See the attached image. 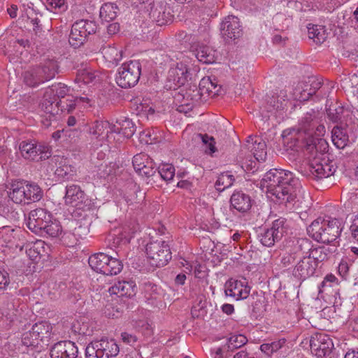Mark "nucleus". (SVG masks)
<instances>
[{
    "label": "nucleus",
    "instance_id": "1",
    "mask_svg": "<svg viewBox=\"0 0 358 358\" xmlns=\"http://www.w3.org/2000/svg\"><path fill=\"white\" fill-rule=\"evenodd\" d=\"M135 130L132 121L122 117L115 124L108 120L96 121L90 127L89 133L94 148L105 147V150H108L110 145L131 137Z\"/></svg>",
    "mask_w": 358,
    "mask_h": 358
},
{
    "label": "nucleus",
    "instance_id": "2",
    "mask_svg": "<svg viewBox=\"0 0 358 358\" xmlns=\"http://www.w3.org/2000/svg\"><path fill=\"white\" fill-rule=\"evenodd\" d=\"M259 187L268 198L287 203L295 198L301 184L293 173L284 169H271L264 174Z\"/></svg>",
    "mask_w": 358,
    "mask_h": 358
},
{
    "label": "nucleus",
    "instance_id": "3",
    "mask_svg": "<svg viewBox=\"0 0 358 358\" xmlns=\"http://www.w3.org/2000/svg\"><path fill=\"white\" fill-rule=\"evenodd\" d=\"M314 126L313 118L312 114L308 113L303 118L299 129H288L284 130L282 136L285 143L294 142V147L296 150H304V145L308 142L309 144H315L317 145L319 139H324L322 136L326 133L324 125H318L315 131L313 136V128Z\"/></svg>",
    "mask_w": 358,
    "mask_h": 358
},
{
    "label": "nucleus",
    "instance_id": "4",
    "mask_svg": "<svg viewBox=\"0 0 358 358\" xmlns=\"http://www.w3.org/2000/svg\"><path fill=\"white\" fill-rule=\"evenodd\" d=\"M304 150H301L304 157L309 161V171L315 178H325L331 176L335 171L334 166L326 159L329 144L325 139H319L317 145L308 142Z\"/></svg>",
    "mask_w": 358,
    "mask_h": 358
},
{
    "label": "nucleus",
    "instance_id": "5",
    "mask_svg": "<svg viewBox=\"0 0 358 358\" xmlns=\"http://www.w3.org/2000/svg\"><path fill=\"white\" fill-rule=\"evenodd\" d=\"M72 220H69L66 227L63 226L57 219L52 217V221L43 229V232L46 233L51 237H61L65 241L73 236L82 238L89 232V222L80 223L77 220V213L71 212Z\"/></svg>",
    "mask_w": 358,
    "mask_h": 358
},
{
    "label": "nucleus",
    "instance_id": "6",
    "mask_svg": "<svg viewBox=\"0 0 358 358\" xmlns=\"http://www.w3.org/2000/svg\"><path fill=\"white\" fill-rule=\"evenodd\" d=\"M342 231V223L337 219L319 217L307 228L308 234L317 242L329 243L336 241Z\"/></svg>",
    "mask_w": 358,
    "mask_h": 358
},
{
    "label": "nucleus",
    "instance_id": "7",
    "mask_svg": "<svg viewBox=\"0 0 358 358\" xmlns=\"http://www.w3.org/2000/svg\"><path fill=\"white\" fill-rule=\"evenodd\" d=\"M88 262L92 269L106 275H117L123 268L122 263L119 259L103 252L92 255L89 257Z\"/></svg>",
    "mask_w": 358,
    "mask_h": 358
},
{
    "label": "nucleus",
    "instance_id": "8",
    "mask_svg": "<svg viewBox=\"0 0 358 358\" xmlns=\"http://www.w3.org/2000/svg\"><path fill=\"white\" fill-rule=\"evenodd\" d=\"M145 254L149 263L157 267L166 265L171 259L169 245L159 240L148 243L145 246Z\"/></svg>",
    "mask_w": 358,
    "mask_h": 358
},
{
    "label": "nucleus",
    "instance_id": "9",
    "mask_svg": "<svg viewBox=\"0 0 358 358\" xmlns=\"http://www.w3.org/2000/svg\"><path fill=\"white\" fill-rule=\"evenodd\" d=\"M114 339L101 338L91 342L85 348L86 358H110L119 353Z\"/></svg>",
    "mask_w": 358,
    "mask_h": 358
},
{
    "label": "nucleus",
    "instance_id": "10",
    "mask_svg": "<svg viewBox=\"0 0 358 358\" xmlns=\"http://www.w3.org/2000/svg\"><path fill=\"white\" fill-rule=\"evenodd\" d=\"M141 64L138 61L125 62L118 69L116 75V83L122 88L134 86L141 76Z\"/></svg>",
    "mask_w": 358,
    "mask_h": 358
},
{
    "label": "nucleus",
    "instance_id": "11",
    "mask_svg": "<svg viewBox=\"0 0 358 358\" xmlns=\"http://www.w3.org/2000/svg\"><path fill=\"white\" fill-rule=\"evenodd\" d=\"M97 25L95 22L87 20H80L76 22L71 27L69 42L73 48L83 45L87 37L96 32Z\"/></svg>",
    "mask_w": 358,
    "mask_h": 358
},
{
    "label": "nucleus",
    "instance_id": "12",
    "mask_svg": "<svg viewBox=\"0 0 358 358\" xmlns=\"http://www.w3.org/2000/svg\"><path fill=\"white\" fill-rule=\"evenodd\" d=\"M85 199V193L79 186L71 185L66 187V194L64 197V203L66 206L76 208L72 212L76 211L77 213V220L80 223L88 222L82 207Z\"/></svg>",
    "mask_w": 358,
    "mask_h": 358
},
{
    "label": "nucleus",
    "instance_id": "13",
    "mask_svg": "<svg viewBox=\"0 0 358 358\" xmlns=\"http://www.w3.org/2000/svg\"><path fill=\"white\" fill-rule=\"evenodd\" d=\"M58 71V64L54 59H46L41 69L34 73L26 72L24 74V82L29 86L34 87L40 82L48 80L53 78Z\"/></svg>",
    "mask_w": 358,
    "mask_h": 358
},
{
    "label": "nucleus",
    "instance_id": "14",
    "mask_svg": "<svg viewBox=\"0 0 358 358\" xmlns=\"http://www.w3.org/2000/svg\"><path fill=\"white\" fill-rule=\"evenodd\" d=\"M319 296L333 306L341 304L338 280L335 275L328 274L318 287Z\"/></svg>",
    "mask_w": 358,
    "mask_h": 358
},
{
    "label": "nucleus",
    "instance_id": "15",
    "mask_svg": "<svg viewBox=\"0 0 358 358\" xmlns=\"http://www.w3.org/2000/svg\"><path fill=\"white\" fill-rule=\"evenodd\" d=\"M311 353L315 358H331L334 343L326 334L315 333L309 339Z\"/></svg>",
    "mask_w": 358,
    "mask_h": 358
},
{
    "label": "nucleus",
    "instance_id": "16",
    "mask_svg": "<svg viewBox=\"0 0 358 358\" xmlns=\"http://www.w3.org/2000/svg\"><path fill=\"white\" fill-rule=\"evenodd\" d=\"M103 78V76L98 71L94 70L88 64H83L81 68L78 69L76 78V83L80 91L83 93L86 92L87 89L91 90L94 86L99 84Z\"/></svg>",
    "mask_w": 358,
    "mask_h": 358
},
{
    "label": "nucleus",
    "instance_id": "17",
    "mask_svg": "<svg viewBox=\"0 0 358 358\" xmlns=\"http://www.w3.org/2000/svg\"><path fill=\"white\" fill-rule=\"evenodd\" d=\"M188 77L189 71L186 62H177L169 70L166 87L170 90L180 87L186 83Z\"/></svg>",
    "mask_w": 358,
    "mask_h": 358
},
{
    "label": "nucleus",
    "instance_id": "18",
    "mask_svg": "<svg viewBox=\"0 0 358 358\" xmlns=\"http://www.w3.org/2000/svg\"><path fill=\"white\" fill-rule=\"evenodd\" d=\"M318 266V260L310 255L300 257L296 262L292 270L293 275L304 280L313 275Z\"/></svg>",
    "mask_w": 358,
    "mask_h": 358
},
{
    "label": "nucleus",
    "instance_id": "19",
    "mask_svg": "<svg viewBox=\"0 0 358 358\" xmlns=\"http://www.w3.org/2000/svg\"><path fill=\"white\" fill-rule=\"evenodd\" d=\"M52 219V214L49 211L44 208H36L29 213L27 225L32 232L41 234Z\"/></svg>",
    "mask_w": 358,
    "mask_h": 358
},
{
    "label": "nucleus",
    "instance_id": "20",
    "mask_svg": "<svg viewBox=\"0 0 358 358\" xmlns=\"http://www.w3.org/2000/svg\"><path fill=\"white\" fill-rule=\"evenodd\" d=\"M250 292V287L245 278L230 279L225 283V294L235 300L246 299Z\"/></svg>",
    "mask_w": 358,
    "mask_h": 358
},
{
    "label": "nucleus",
    "instance_id": "21",
    "mask_svg": "<svg viewBox=\"0 0 358 358\" xmlns=\"http://www.w3.org/2000/svg\"><path fill=\"white\" fill-rule=\"evenodd\" d=\"M220 31L222 37L227 41L238 38L242 35L239 19L234 15L226 17L221 23Z\"/></svg>",
    "mask_w": 358,
    "mask_h": 358
},
{
    "label": "nucleus",
    "instance_id": "22",
    "mask_svg": "<svg viewBox=\"0 0 358 358\" xmlns=\"http://www.w3.org/2000/svg\"><path fill=\"white\" fill-rule=\"evenodd\" d=\"M149 15L159 26L171 23L173 18L171 8L166 2L162 1L154 3L150 8Z\"/></svg>",
    "mask_w": 358,
    "mask_h": 358
},
{
    "label": "nucleus",
    "instance_id": "23",
    "mask_svg": "<svg viewBox=\"0 0 358 358\" xmlns=\"http://www.w3.org/2000/svg\"><path fill=\"white\" fill-rule=\"evenodd\" d=\"M192 51L196 59L203 64H213L219 60L218 53L213 48L201 43L200 41L194 42L191 46Z\"/></svg>",
    "mask_w": 358,
    "mask_h": 358
},
{
    "label": "nucleus",
    "instance_id": "24",
    "mask_svg": "<svg viewBox=\"0 0 358 358\" xmlns=\"http://www.w3.org/2000/svg\"><path fill=\"white\" fill-rule=\"evenodd\" d=\"M78 347L71 341H62L55 343L50 351L51 358H76Z\"/></svg>",
    "mask_w": 358,
    "mask_h": 358
},
{
    "label": "nucleus",
    "instance_id": "25",
    "mask_svg": "<svg viewBox=\"0 0 358 358\" xmlns=\"http://www.w3.org/2000/svg\"><path fill=\"white\" fill-rule=\"evenodd\" d=\"M19 150L24 159H34L37 152L40 151L43 155L42 157H49L50 148L47 145H36L34 141H22L20 143Z\"/></svg>",
    "mask_w": 358,
    "mask_h": 358
},
{
    "label": "nucleus",
    "instance_id": "26",
    "mask_svg": "<svg viewBox=\"0 0 358 358\" xmlns=\"http://www.w3.org/2000/svg\"><path fill=\"white\" fill-rule=\"evenodd\" d=\"M283 221L275 220L271 228L266 229L261 236L260 241L262 245L271 247L274 245L275 241L280 239L283 234Z\"/></svg>",
    "mask_w": 358,
    "mask_h": 358
},
{
    "label": "nucleus",
    "instance_id": "27",
    "mask_svg": "<svg viewBox=\"0 0 358 358\" xmlns=\"http://www.w3.org/2000/svg\"><path fill=\"white\" fill-rule=\"evenodd\" d=\"M50 252L49 245L42 240H36L26 245V253L29 258L34 262H38L41 258L48 257Z\"/></svg>",
    "mask_w": 358,
    "mask_h": 358
},
{
    "label": "nucleus",
    "instance_id": "28",
    "mask_svg": "<svg viewBox=\"0 0 358 358\" xmlns=\"http://www.w3.org/2000/svg\"><path fill=\"white\" fill-rule=\"evenodd\" d=\"M247 150L254 158L260 162L265 161L266 158V143L259 137H250L247 141Z\"/></svg>",
    "mask_w": 358,
    "mask_h": 358
},
{
    "label": "nucleus",
    "instance_id": "29",
    "mask_svg": "<svg viewBox=\"0 0 358 358\" xmlns=\"http://www.w3.org/2000/svg\"><path fill=\"white\" fill-rule=\"evenodd\" d=\"M108 292L120 297H132L136 293V285L132 280L118 281L108 289Z\"/></svg>",
    "mask_w": 358,
    "mask_h": 358
},
{
    "label": "nucleus",
    "instance_id": "30",
    "mask_svg": "<svg viewBox=\"0 0 358 358\" xmlns=\"http://www.w3.org/2000/svg\"><path fill=\"white\" fill-rule=\"evenodd\" d=\"M192 141L196 146L207 155H213L217 150L215 138L208 134H194Z\"/></svg>",
    "mask_w": 358,
    "mask_h": 358
},
{
    "label": "nucleus",
    "instance_id": "31",
    "mask_svg": "<svg viewBox=\"0 0 358 358\" xmlns=\"http://www.w3.org/2000/svg\"><path fill=\"white\" fill-rule=\"evenodd\" d=\"M230 201L232 207L240 212L248 211L252 206L250 196L243 192H234Z\"/></svg>",
    "mask_w": 358,
    "mask_h": 358
},
{
    "label": "nucleus",
    "instance_id": "32",
    "mask_svg": "<svg viewBox=\"0 0 358 358\" xmlns=\"http://www.w3.org/2000/svg\"><path fill=\"white\" fill-rule=\"evenodd\" d=\"M23 187L26 204L38 201L42 199L43 191L36 183L23 181Z\"/></svg>",
    "mask_w": 358,
    "mask_h": 358
},
{
    "label": "nucleus",
    "instance_id": "33",
    "mask_svg": "<svg viewBox=\"0 0 358 358\" xmlns=\"http://www.w3.org/2000/svg\"><path fill=\"white\" fill-rule=\"evenodd\" d=\"M101 53L108 66H116L122 59V51L115 45H107L102 48Z\"/></svg>",
    "mask_w": 358,
    "mask_h": 358
},
{
    "label": "nucleus",
    "instance_id": "34",
    "mask_svg": "<svg viewBox=\"0 0 358 358\" xmlns=\"http://www.w3.org/2000/svg\"><path fill=\"white\" fill-rule=\"evenodd\" d=\"M52 329V327L50 322L42 321L34 324L31 330L34 336H36L38 338H41V343L47 345L51 336Z\"/></svg>",
    "mask_w": 358,
    "mask_h": 358
},
{
    "label": "nucleus",
    "instance_id": "35",
    "mask_svg": "<svg viewBox=\"0 0 358 358\" xmlns=\"http://www.w3.org/2000/svg\"><path fill=\"white\" fill-rule=\"evenodd\" d=\"M331 141L338 149H343L349 142L347 128L336 126L331 131Z\"/></svg>",
    "mask_w": 358,
    "mask_h": 358
},
{
    "label": "nucleus",
    "instance_id": "36",
    "mask_svg": "<svg viewBox=\"0 0 358 358\" xmlns=\"http://www.w3.org/2000/svg\"><path fill=\"white\" fill-rule=\"evenodd\" d=\"M137 229L138 227L136 225L129 224L121 227V229L118 231H115L113 232V235L117 236V243H129L130 240L134 236V234L137 231Z\"/></svg>",
    "mask_w": 358,
    "mask_h": 358
},
{
    "label": "nucleus",
    "instance_id": "37",
    "mask_svg": "<svg viewBox=\"0 0 358 358\" xmlns=\"http://www.w3.org/2000/svg\"><path fill=\"white\" fill-rule=\"evenodd\" d=\"M76 173V169L70 164L66 159H62L57 167L55 174L59 180L71 178Z\"/></svg>",
    "mask_w": 358,
    "mask_h": 358
},
{
    "label": "nucleus",
    "instance_id": "38",
    "mask_svg": "<svg viewBox=\"0 0 358 358\" xmlns=\"http://www.w3.org/2000/svg\"><path fill=\"white\" fill-rule=\"evenodd\" d=\"M8 196L15 203L26 204L23 181H15L11 184Z\"/></svg>",
    "mask_w": 358,
    "mask_h": 358
},
{
    "label": "nucleus",
    "instance_id": "39",
    "mask_svg": "<svg viewBox=\"0 0 358 358\" xmlns=\"http://www.w3.org/2000/svg\"><path fill=\"white\" fill-rule=\"evenodd\" d=\"M118 11V7L115 3H105L100 8L99 16L102 21L110 22L117 17Z\"/></svg>",
    "mask_w": 358,
    "mask_h": 358
},
{
    "label": "nucleus",
    "instance_id": "40",
    "mask_svg": "<svg viewBox=\"0 0 358 358\" xmlns=\"http://www.w3.org/2000/svg\"><path fill=\"white\" fill-rule=\"evenodd\" d=\"M307 29L309 38L315 43H322L326 40L327 34L323 26L309 24Z\"/></svg>",
    "mask_w": 358,
    "mask_h": 358
},
{
    "label": "nucleus",
    "instance_id": "41",
    "mask_svg": "<svg viewBox=\"0 0 358 358\" xmlns=\"http://www.w3.org/2000/svg\"><path fill=\"white\" fill-rule=\"evenodd\" d=\"M241 155H243L241 157V159L240 163L241 168L248 173H255L257 171L259 163L261 162L254 158V157L249 152H243V150H242Z\"/></svg>",
    "mask_w": 358,
    "mask_h": 358
},
{
    "label": "nucleus",
    "instance_id": "42",
    "mask_svg": "<svg viewBox=\"0 0 358 358\" xmlns=\"http://www.w3.org/2000/svg\"><path fill=\"white\" fill-rule=\"evenodd\" d=\"M308 97L304 94H298L296 92L293 94L292 96L288 97L285 92H280L279 96H278V101L276 103H274L273 106L277 109L283 110L285 107L287 106V104L289 103L290 99L297 100V101H305Z\"/></svg>",
    "mask_w": 358,
    "mask_h": 358
},
{
    "label": "nucleus",
    "instance_id": "43",
    "mask_svg": "<svg viewBox=\"0 0 358 358\" xmlns=\"http://www.w3.org/2000/svg\"><path fill=\"white\" fill-rule=\"evenodd\" d=\"M234 180V176L230 172L222 173L218 176L215 187L218 192H223L233 185Z\"/></svg>",
    "mask_w": 358,
    "mask_h": 358
},
{
    "label": "nucleus",
    "instance_id": "44",
    "mask_svg": "<svg viewBox=\"0 0 358 358\" xmlns=\"http://www.w3.org/2000/svg\"><path fill=\"white\" fill-rule=\"evenodd\" d=\"M136 110L138 114L145 115L147 118L153 116L155 112V106L148 98H143L137 105Z\"/></svg>",
    "mask_w": 358,
    "mask_h": 358
},
{
    "label": "nucleus",
    "instance_id": "45",
    "mask_svg": "<svg viewBox=\"0 0 358 358\" xmlns=\"http://www.w3.org/2000/svg\"><path fill=\"white\" fill-rule=\"evenodd\" d=\"M45 5L48 10L55 13H63L68 8L66 0H45Z\"/></svg>",
    "mask_w": 358,
    "mask_h": 358
},
{
    "label": "nucleus",
    "instance_id": "46",
    "mask_svg": "<svg viewBox=\"0 0 358 358\" xmlns=\"http://www.w3.org/2000/svg\"><path fill=\"white\" fill-rule=\"evenodd\" d=\"M285 343L284 341H275L271 343H263L260 345V350L267 356H271L278 351Z\"/></svg>",
    "mask_w": 358,
    "mask_h": 358
},
{
    "label": "nucleus",
    "instance_id": "47",
    "mask_svg": "<svg viewBox=\"0 0 358 358\" xmlns=\"http://www.w3.org/2000/svg\"><path fill=\"white\" fill-rule=\"evenodd\" d=\"M159 136L153 130L146 129L139 134V141L141 144L151 145L158 142Z\"/></svg>",
    "mask_w": 358,
    "mask_h": 358
},
{
    "label": "nucleus",
    "instance_id": "48",
    "mask_svg": "<svg viewBox=\"0 0 358 358\" xmlns=\"http://www.w3.org/2000/svg\"><path fill=\"white\" fill-rule=\"evenodd\" d=\"M91 106V100L88 97H76L73 100H71L70 103L66 105L68 112L72 111L76 107L80 108H86Z\"/></svg>",
    "mask_w": 358,
    "mask_h": 358
},
{
    "label": "nucleus",
    "instance_id": "49",
    "mask_svg": "<svg viewBox=\"0 0 358 358\" xmlns=\"http://www.w3.org/2000/svg\"><path fill=\"white\" fill-rule=\"evenodd\" d=\"M158 172L163 180L170 181L175 175V168L171 164L164 163L159 165Z\"/></svg>",
    "mask_w": 358,
    "mask_h": 358
},
{
    "label": "nucleus",
    "instance_id": "50",
    "mask_svg": "<svg viewBox=\"0 0 358 358\" xmlns=\"http://www.w3.org/2000/svg\"><path fill=\"white\" fill-rule=\"evenodd\" d=\"M248 342L247 338L243 334H234L227 340V345L229 350H234L241 348Z\"/></svg>",
    "mask_w": 358,
    "mask_h": 358
},
{
    "label": "nucleus",
    "instance_id": "51",
    "mask_svg": "<svg viewBox=\"0 0 358 358\" xmlns=\"http://www.w3.org/2000/svg\"><path fill=\"white\" fill-rule=\"evenodd\" d=\"M22 343L27 347H38L41 343V338L34 336L31 330L26 331L22 334Z\"/></svg>",
    "mask_w": 358,
    "mask_h": 358
},
{
    "label": "nucleus",
    "instance_id": "52",
    "mask_svg": "<svg viewBox=\"0 0 358 358\" xmlns=\"http://www.w3.org/2000/svg\"><path fill=\"white\" fill-rule=\"evenodd\" d=\"M299 247H296L293 252H287L282 257V263L285 266H289L292 264H296V261L299 259L300 257Z\"/></svg>",
    "mask_w": 358,
    "mask_h": 358
},
{
    "label": "nucleus",
    "instance_id": "53",
    "mask_svg": "<svg viewBox=\"0 0 358 358\" xmlns=\"http://www.w3.org/2000/svg\"><path fill=\"white\" fill-rule=\"evenodd\" d=\"M150 159V157L146 154L141 153L135 155L133 158L132 163L136 171L137 172L138 170H141Z\"/></svg>",
    "mask_w": 358,
    "mask_h": 358
},
{
    "label": "nucleus",
    "instance_id": "54",
    "mask_svg": "<svg viewBox=\"0 0 358 358\" xmlns=\"http://www.w3.org/2000/svg\"><path fill=\"white\" fill-rule=\"evenodd\" d=\"M155 164L153 162L152 159H150L145 165H143V167L138 170L137 173L141 176H144L146 177H149L152 176L155 171Z\"/></svg>",
    "mask_w": 358,
    "mask_h": 358
},
{
    "label": "nucleus",
    "instance_id": "55",
    "mask_svg": "<svg viewBox=\"0 0 358 358\" xmlns=\"http://www.w3.org/2000/svg\"><path fill=\"white\" fill-rule=\"evenodd\" d=\"M137 327L145 336H150L153 332L152 324L147 320L140 321Z\"/></svg>",
    "mask_w": 358,
    "mask_h": 358
},
{
    "label": "nucleus",
    "instance_id": "56",
    "mask_svg": "<svg viewBox=\"0 0 358 358\" xmlns=\"http://www.w3.org/2000/svg\"><path fill=\"white\" fill-rule=\"evenodd\" d=\"M52 92L55 93V95L58 97H64L67 94L69 90L67 86L62 83H59L56 85L52 86L51 89Z\"/></svg>",
    "mask_w": 358,
    "mask_h": 358
},
{
    "label": "nucleus",
    "instance_id": "57",
    "mask_svg": "<svg viewBox=\"0 0 358 358\" xmlns=\"http://www.w3.org/2000/svg\"><path fill=\"white\" fill-rule=\"evenodd\" d=\"M350 230L352 237L358 241V213L351 217Z\"/></svg>",
    "mask_w": 358,
    "mask_h": 358
},
{
    "label": "nucleus",
    "instance_id": "58",
    "mask_svg": "<svg viewBox=\"0 0 358 358\" xmlns=\"http://www.w3.org/2000/svg\"><path fill=\"white\" fill-rule=\"evenodd\" d=\"M75 133V131L71 129L58 130L52 134V137L54 140L57 141L64 136L71 138L72 134Z\"/></svg>",
    "mask_w": 358,
    "mask_h": 358
},
{
    "label": "nucleus",
    "instance_id": "59",
    "mask_svg": "<svg viewBox=\"0 0 358 358\" xmlns=\"http://www.w3.org/2000/svg\"><path fill=\"white\" fill-rule=\"evenodd\" d=\"M143 289L145 292L152 295V294H159L160 288L157 285L148 282L144 283Z\"/></svg>",
    "mask_w": 358,
    "mask_h": 358
},
{
    "label": "nucleus",
    "instance_id": "60",
    "mask_svg": "<svg viewBox=\"0 0 358 358\" xmlns=\"http://www.w3.org/2000/svg\"><path fill=\"white\" fill-rule=\"evenodd\" d=\"M200 88L202 87H206V91H211V90L213 88L215 89L216 87V85H215L210 78H204L201 80L200 84Z\"/></svg>",
    "mask_w": 358,
    "mask_h": 358
},
{
    "label": "nucleus",
    "instance_id": "61",
    "mask_svg": "<svg viewBox=\"0 0 358 358\" xmlns=\"http://www.w3.org/2000/svg\"><path fill=\"white\" fill-rule=\"evenodd\" d=\"M9 283V276L6 271H0V290L4 289Z\"/></svg>",
    "mask_w": 358,
    "mask_h": 358
},
{
    "label": "nucleus",
    "instance_id": "62",
    "mask_svg": "<svg viewBox=\"0 0 358 358\" xmlns=\"http://www.w3.org/2000/svg\"><path fill=\"white\" fill-rule=\"evenodd\" d=\"M338 271L343 278H345L349 271V266L347 262L342 260L338 265Z\"/></svg>",
    "mask_w": 358,
    "mask_h": 358
},
{
    "label": "nucleus",
    "instance_id": "63",
    "mask_svg": "<svg viewBox=\"0 0 358 358\" xmlns=\"http://www.w3.org/2000/svg\"><path fill=\"white\" fill-rule=\"evenodd\" d=\"M122 339L124 342L129 343L130 345L134 344L136 343L137 338L135 336L128 334L127 332H124L121 335Z\"/></svg>",
    "mask_w": 358,
    "mask_h": 358
},
{
    "label": "nucleus",
    "instance_id": "64",
    "mask_svg": "<svg viewBox=\"0 0 358 358\" xmlns=\"http://www.w3.org/2000/svg\"><path fill=\"white\" fill-rule=\"evenodd\" d=\"M72 328L75 332L79 334H85L87 333V326L83 324L82 327H79V322H76L73 324Z\"/></svg>",
    "mask_w": 358,
    "mask_h": 358
}]
</instances>
